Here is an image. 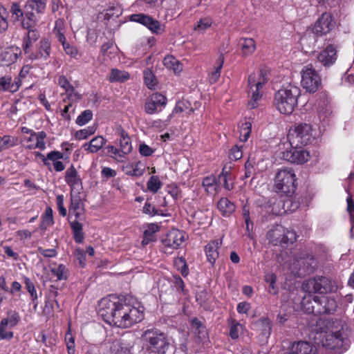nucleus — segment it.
Instances as JSON below:
<instances>
[{
  "mask_svg": "<svg viewBox=\"0 0 354 354\" xmlns=\"http://www.w3.org/2000/svg\"><path fill=\"white\" fill-rule=\"evenodd\" d=\"M97 313L109 325L127 328L144 319V308L131 297L109 295L98 304Z\"/></svg>",
  "mask_w": 354,
  "mask_h": 354,
  "instance_id": "f257e3e1",
  "label": "nucleus"
},
{
  "mask_svg": "<svg viewBox=\"0 0 354 354\" xmlns=\"http://www.w3.org/2000/svg\"><path fill=\"white\" fill-rule=\"evenodd\" d=\"M333 319H319L317 321L316 333H325V342L323 343L327 348L342 353L347 350L349 341L343 330V326L338 323L336 330H333Z\"/></svg>",
  "mask_w": 354,
  "mask_h": 354,
  "instance_id": "f03ea898",
  "label": "nucleus"
},
{
  "mask_svg": "<svg viewBox=\"0 0 354 354\" xmlns=\"http://www.w3.org/2000/svg\"><path fill=\"white\" fill-rule=\"evenodd\" d=\"M303 310L315 315L334 314L337 308L335 299L329 296H316L308 294L301 301Z\"/></svg>",
  "mask_w": 354,
  "mask_h": 354,
  "instance_id": "7ed1b4c3",
  "label": "nucleus"
},
{
  "mask_svg": "<svg viewBox=\"0 0 354 354\" xmlns=\"http://www.w3.org/2000/svg\"><path fill=\"white\" fill-rule=\"evenodd\" d=\"M301 89L292 84H288L279 89L274 95V105L283 114H291L298 103Z\"/></svg>",
  "mask_w": 354,
  "mask_h": 354,
  "instance_id": "20e7f679",
  "label": "nucleus"
},
{
  "mask_svg": "<svg viewBox=\"0 0 354 354\" xmlns=\"http://www.w3.org/2000/svg\"><path fill=\"white\" fill-rule=\"evenodd\" d=\"M335 26V21L329 12H324L316 21L311 30L306 32L301 38V42L304 44H309L314 47L316 43V37H322L329 33Z\"/></svg>",
  "mask_w": 354,
  "mask_h": 354,
  "instance_id": "39448f33",
  "label": "nucleus"
},
{
  "mask_svg": "<svg viewBox=\"0 0 354 354\" xmlns=\"http://www.w3.org/2000/svg\"><path fill=\"white\" fill-rule=\"evenodd\" d=\"M142 339L147 350L155 354H165L170 346L167 335L156 328L145 330Z\"/></svg>",
  "mask_w": 354,
  "mask_h": 354,
  "instance_id": "423d86ee",
  "label": "nucleus"
},
{
  "mask_svg": "<svg viewBox=\"0 0 354 354\" xmlns=\"http://www.w3.org/2000/svg\"><path fill=\"white\" fill-rule=\"evenodd\" d=\"M297 187V178L292 168L285 167L279 169L275 175L274 188L281 196L291 197Z\"/></svg>",
  "mask_w": 354,
  "mask_h": 354,
  "instance_id": "0eeeda50",
  "label": "nucleus"
},
{
  "mask_svg": "<svg viewBox=\"0 0 354 354\" xmlns=\"http://www.w3.org/2000/svg\"><path fill=\"white\" fill-rule=\"evenodd\" d=\"M84 208L79 197H71V205L68 208L70 219L74 216L75 219L70 221V226L73 232V239L77 243H82L84 239L82 224L78 220L82 221Z\"/></svg>",
  "mask_w": 354,
  "mask_h": 354,
  "instance_id": "6e6552de",
  "label": "nucleus"
},
{
  "mask_svg": "<svg viewBox=\"0 0 354 354\" xmlns=\"http://www.w3.org/2000/svg\"><path fill=\"white\" fill-rule=\"evenodd\" d=\"M302 288L309 293L327 294L337 290L336 281L324 276L310 278L303 283Z\"/></svg>",
  "mask_w": 354,
  "mask_h": 354,
  "instance_id": "1a4fd4ad",
  "label": "nucleus"
},
{
  "mask_svg": "<svg viewBox=\"0 0 354 354\" xmlns=\"http://www.w3.org/2000/svg\"><path fill=\"white\" fill-rule=\"evenodd\" d=\"M301 85L306 91L315 93L322 85V79L317 71L310 64L304 66L301 71Z\"/></svg>",
  "mask_w": 354,
  "mask_h": 354,
  "instance_id": "9d476101",
  "label": "nucleus"
},
{
  "mask_svg": "<svg viewBox=\"0 0 354 354\" xmlns=\"http://www.w3.org/2000/svg\"><path fill=\"white\" fill-rule=\"evenodd\" d=\"M313 138L311 126L306 123H301L295 127L293 132H290L288 138L291 145L305 146L311 142Z\"/></svg>",
  "mask_w": 354,
  "mask_h": 354,
  "instance_id": "9b49d317",
  "label": "nucleus"
},
{
  "mask_svg": "<svg viewBox=\"0 0 354 354\" xmlns=\"http://www.w3.org/2000/svg\"><path fill=\"white\" fill-rule=\"evenodd\" d=\"M293 269H297L299 274H310L315 271L317 266V261L311 254H300L295 257Z\"/></svg>",
  "mask_w": 354,
  "mask_h": 354,
  "instance_id": "f8f14e48",
  "label": "nucleus"
},
{
  "mask_svg": "<svg viewBox=\"0 0 354 354\" xmlns=\"http://www.w3.org/2000/svg\"><path fill=\"white\" fill-rule=\"evenodd\" d=\"M289 150H286L282 152L281 158L291 163L301 165L306 162L309 158V153L301 148L302 145L297 147L295 145Z\"/></svg>",
  "mask_w": 354,
  "mask_h": 354,
  "instance_id": "ddd939ff",
  "label": "nucleus"
},
{
  "mask_svg": "<svg viewBox=\"0 0 354 354\" xmlns=\"http://www.w3.org/2000/svg\"><path fill=\"white\" fill-rule=\"evenodd\" d=\"M167 103V97L160 93L152 94L145 103V111L147 114L158 113L165 107Z\"/></svg>",
  "mask_w": 354,
  "mask_h": 354,
  "instance_id": "4468645a",
  "label": "nucleus"
},
{
  "mask_svg": "<svg viewBox=\"0 0 354 354\" xmlns=\"http://www.w3.org/2000/svg\"><path fill=\"white\" fill-rule=\"evenodd\" d=\"M337 59V50L333 44H328L317 55V62L326 69L333 66Z\"/></svg>",
  "mask_w": 354,
  "mask_h": 354,
  "instance_id": "2eb2a0df",
  "label": "nucleus"
},
{
  "mask_svg": "<svg viewBox=\"0 0 354 354\" xmlns=\"http://www.w3.org/2000/svg\"><path fill=\"white\" fill-rule=\"evenodd\" d=\"M290 354H316L317 346L310 342L298 340L290 343L288 347Z\"/></svg>",
  "mask_w": 354,
  "mask_h": 354,
  "instance_id": "dca6fc26",
  "label": "nucleus"
},
{
  "mask_svg": "<svg viewBox=\"0 0 354 354\" xmlns=\"http://www.w3.org/2000/svg\"><path fill=\"white\" fill-rule=\"evenodd\" d=\"M185 241V235L182 231L171 230L162 239L165 247L177 249Z\"/></svg>",
  "mask_w": 354,
  "mask_h": 354,
  "instance_id": "f3484780",
  "label": "nucleus"
},
{
  "mask_svg": "<svg viewBox=\"0 0 354 354\" xmlns=\"http://www.w3.org/2000/svg\"><path fill=\"white\" fill-rule=\"evenodd\" d=\"M51 53V44L48 39L42 38L37 44V53H30L29 59L31 60H36L43 59L47 60Z\"/></svg>",
  "mask_w": 354,
  "mask_h": 354,
  "instance_id": "a211bd4d",
  "label": "nucleus"
},
{
  "mask_svg": "<svg viewBox=\"0 0 354 354\" xmlns=\"http://www.w3.org/2000/svg\"><path fill=\"white\" fill-rule=\"evenodd\" d=\"M221 240L216 239L209 242L205 246V252L207 260L212 267L215 265L216 261L219 257L218 250L221 247Z\"/></svg>",
  "mask_w": 354,
  "mask_h": 354,
  "instance_id": "6ab92c4d",
  "label": "nucleus"
},
{
  "mask_svg": "<svg viewBox=\"0 0 354 354\" xmlns=\"http://www.w3.org/2000/svg\"><path fill=\"white\" fill-rule=\"evenodd\" d=\"M191 328L198 342H204L208 338L206 326L197 317L191 320Z\"/></svg>",
  "mask_w": 354,
  "mask_h": 354,
  "instance_id": "aec40b11",
  "label": "nucleus"
},
{
  "mask_svg": "<svg viewBox=\"0 0 354 354\" xmlns=\"http://www.w3.org/2000/svg\"><path fill=\"white\" fill-rule=\"evenodd\" d=\"M33 10H35V8H28V6H24V14L21 21L23 28L30 29L36 26L39 19Z\"/></svg>",
  "mask_w": 354,
  "mask_h": 354,
  "instance_id": "412c9836",
  "label": "nucleus"
},
{
  "mask_svg": "<svg viewBox=\"0 0 354 354\" xmlns=\"http://www.w3.org/2000/svg\"><path fill=\"white\" fill-rule=\"evenodd\" d=\"M28 32L23 39L22 48L25 54L30 53V48L32 44L39 39L40 35L35 28L27 29Z\"/></svg>",
  "mask_w": 354,
  "mask_h": 354,
  "instance_id": "4be33fe9",
  "label": "nucleus"
},
{
  "mask_svg": "<svg viewBox=\"0 0 354 354\" xmlns=\"http://www.w3.org/2000/svg\"><path fill=\"white\" fill-rule=\"evenodd\" d=\"M65 182L72 189H75L76 185H82V179L73 165H71L66 171Z\"/></svg>",
  "mask_w": 354,
  "mask_h": 354,
  "instance_id": "5701e85b",
  "label": "nucleus"
},
{
  "mask_svg": "<svg viewBox=\"0 0 354 354\" xmlns=\"http://www.w3.org/2000/svg\"><path fill=\"white\" fill-rule=\"evenodd\" d=\"M216 178L219 187H223L228 191L234 188L233 176L230 170H226L225 167L223 168L221 173Z\"/></svg>",
  "mask_w": 354,
  "mask_h": 354,
  "instance_id": "b1692460",
  "label": "nucleus"
},
{
  "mask_svg": "<svg viewBox=\"0 0 354 354\" xmlns=\"http://www.w3.org/2000/svg\"><path fill=\"white\" fill-rule=\"evenodd\" d=\"M218 210L223 216L229 217L236 209L235 205L227 198H221L217 204Z\"/></svg>",
  "mask_w": 354,
  "mask_h": 354,
  "instance_id": "393cba45",
  "label": "nucleus"
},
{
  "mask_svg": "<svg viewBox=\"0 0 354 354\" xmlns=\"http://www.w3.org/2000/svg\"><path fill=\"white\" fill-rule=\"evenodd\" d=\"M254 327L261 331V335L268 337L272 331V322L268 317H261L254 324Z\"/></svg>",
  "mask_w": 354,
  "mask_h": 354,
  "instance_id": "a878e982",
  "label": "nucleus"
},
{
  "mask_svg": "<svg viewBox=\"0 0 354 354\" xmlns=\"http://www.w3.org/2000/svg\"><path fill=\"white\" fill-rule=\"evenodd\" d=\"M106 140L102 136H96L93 138L88 143H85L83 146L85 151L88 153H96L106 144Z\"/></svg>",
  "mask_w": 354,
  "mask_h": 354,
  "instance_id": "bb28decb",
  "label": "nucleus"
},
{
  "mask_svg": "<svg viewBox=\"0 0 354 354\" xmlns=\"http://www.w3.org/2000/svg\"><path fill=\"white\" fill-rule=\"evenodd\" d=\"M118 142L122 154H124V156H126V155L131 152L133 148L131 139L128 134L123 129H122L120 131Z\"/></svg>",
  "mask_w": 354,
  "mask_h": 354,
  "instance_id": "cd10ccee",
  "label": "nucleus"
},
{
  "mask_svg": "<svg viewBox=\"0 0 354 354\" xmlns=\"http://www.w3.org/2000/svg\"><path fill=\"white\" fill-rule=\"evenodd\" d=\"M202 185L205 187V191L211 194H214L219 192L217 178L213 175L204 178Z\"/></svg>",
  "mask_w": 354,
  "mask_h": 354,
  "instance_id": "c85d7f7f",
  "label": "nucleus"
},
{
  "mask_svg": "<svg viewBox=\"0 0 354 354\" xmlns=\"http://www.w3.org/2000/svg\"><path fill=\"white\" fill-rule=\"evenodd\" d=\"M239 46L244 56L252 55L256 49L255 41L252 38L241 39Z\"/></svg>",
  "mask_w": 354,
  "mask_h": 354,
  "instance_id": "c756f323",
  "label": "nucleus"
},
{
  "mask_svg": "<svg viewBox=\"0 0 354 354\" xmlns=\"http://www.w3.org/2000/svg\"><path fill=\"white\" fill-rule=\"evenodd\" d=\"M18 91V86L12 84V77L6 75L0 77V91L15 93Z\"/></svg>",
  "mask_w": 354,
  "mask_h": 354,
  "instance_id": "7c9ffc66",
  "label": "nucleus"
},
{
  "mask_svg": "<svg viewBox=\"0 0 354 354\" xmlns=\"http://www.w3.org/2000/svg\"><path fill=\"white\" fill-rule=\"evenodd\" d=\"M15 50L17 51L18 48L13 46L5 49L1 54V60L8 65L15 62L18 58L17 53Z\"/></svg>",
  "mask_w": 354,
  "mask_h": 354,
  "instance_id": "2f4dec72",
  "label": "nucleus"
},
{
  "mask_svg": "<svg viewBox=\"0 0 354 354\" xmlns=\"http://www.w3.org/2000/svg\"><path fill=\"white\" fill-rule=\"evenodd\" d=\"M20 321V315L15 310H10L7 313V317L1 319V322L5 324L8 328L16 326Z\"/></svg>",
  "mask_w": 354,
  "mask_h": 354,
  "instance_id": "473e14b6",
  "label": "nucleus"
},
{
  "mask_svg": "<svg viewBox=\"0 0 354 354\" xmlns=\"http://www.w3.org/2000/svg\"><path fill=\"white\" fill-rule=\"evenodd\" d=\"M51 273L57 277V281H66L69 276V270L64 264H59L57 268H50Z\"/></svg>",
  "mask_w": 354,
  "mask_h": 354,
  "instance_id": "72a5a7b5",
  "label": "nucleus"
},
{
  "mask_svg": "<svg viewBox=\"0 0 354 354\" xmlns=\"http://www.w3.org/2000/svg\"><path fill=\"white\" fill-rule=\"evenodd\" d=\"M130 79V75L126 71L118 69H112L109 80L111 82H124Z\"/></svg>",
  "mask_w": 354,
  "mask_h": 354,
  "instance_id": "f704fd0d",
  "label": "nucleus"
},
{
  "mask_svg": "<svg viewBox=\"0 0 354 354\" xmlns=\"http://www.w3.org/2000/svg\"><path fill=\"white\" fill-rule=\"evenodd\" d=\"M53 224V209L50 207H47L44 214L41 216V221L39 227L41 230L44 231L48 227L52 226Z\"/></svg>",
  "mask_w": 354,
  "mask_h": 354,
  "instance_id": "c9c22d12",
  "label": "nucleus"
},
{
  "mask_svg": "<svg viewBox=\"0 0 354 354\" xmlns=\"http://www.w3.org/2000/svg\"><path fill=\"white\" fill-rule=\"evenodd\" d=\"M297 240L296 232L292 230H286L279 238V240H275L274 245L280 243L281 246L283 244L288 245L289 243L292 244Z\"/></svg>",
  "mask_w": 354,
  "mask_h": 354,
  "instance_id": "e433bc0d",
  "label": "nucleus"
},
{
  "mask_svg": "<svg viewBox=\"0 0 354 354\" xmlns=\"http://www.w3.org/2000/svg\"><path fill=\"white\" fill-rule=\"evenodd\" d=\"M104 150L106 156L115 159L118 162H123L125 158L124 155L122 154L121 150L115 146L108 145L104 147Z\"/></svg>",
  "mask_w": 354,
  "mask_h": 354,
  "instance_id": "4c0bfd02",
  "label": "nucleus"
},
{
  "mask_svg": "<svg viewBox=\"0 0 354 354\" xmlns=\"http://www.w3.org/2000/svg\"><path fill=\"white\" fill-rule=\"evenodd\" d=\"M224 63V56L223 54H220L219 57H218L216 64H215V69L214 71L212 72L210 75V82L212 83H215L218 81V80L220 77L221 75V71L223 68Z\"/></svg>",
  "mask_w": 354,
  "mask_h": 354,
  "instance_id": "58836bf2",
  "label": "nucleus"
},
{
  "mask_svg": "<svg viewBox=\"0 0 354 354\" xmlns=\"http://www.w3.org/2000/svg\"><path fill=\"white\" fill-rule=\"evenodd\" d=\"M18 139L11 136H0V151L13 147L17 145Z\"/></svg>",
  "mask_w": 354,
  "mask_h": 354,
  "instance_id": "ea45409f",
  "label": "nucleus"
},
{
  "mask_svg": "<svg viewBox=\"0 0 354 354\" xmlns=\"http://www.w3.org/2000/svg\"><path fill=\"white\" fill-rule=\"evenodd\" d=\"M164 65L169 69H172L174 73L180 72L182 70V65L172 55H167L163 59Z\"/></svg>",
  "mask_w": 354,
  "mask_h": 354,
  "instance_id": "a19ab883",
  "label": "nucleus"
},
{
  "mask_svg": "<svg viewBox=\"0 0 354 354\" xmlns=\"http://www.w3.org/2000/svg\"><path fill=\"white\" fill-rule=\"evenodd\" d=\"M145 27H147L152 33L155 34H161L165 31L164 27L160 24V23L149 16V20H147L146 22Z\"/></svg>",
  "mask_w": 354,
  "mask_h": 354,
  "instance_id": "79ce46f5",
  "label": "nucleus"
},
{
  "mask_svg": "<svg viewBox=\"0 0 354 354\" xmlns=\"http://www.w3.org/2000/svg\"><path fill=\"white\" fill-rule=\"evenodd\" d=\"M10 13L11 20L13 22L21 21L24 14V10H23L17 3L14 2L12 3L10 7Z\"/></svg>",
  "mask_w": 354,
  "mask_h": 354,
  "instance_id": "37998d69",
  "label": "nucleus"
},
{
  "mask_svg": "<svg viewBox=\"0 0 354 354\" xmlns=\"http://www.w3.org/2000/svg\"><path fill=\"white\" fill-rule=\"evenodd\" d=\"M109 354H132V353L128 346L116 342L113 343Z\"/></svg>",
  "mask_w": 354,
  "mask_h": 354,
  "instance_id": "c03bdc74",
  "label": "nucleus"
},
{
  "mask_svg": "<svg viewBox=\"0 0 354 354\" xmlns=\"http://www.w3.org/2000/svg\"><path fill=\"white\" fill-rule=\"evenodd\" d=\"M143 76L145 84L149 88H153L158 84L156 76L149 68L145 69Z\"/></svg>",
  "mask_w": 354,
  "mask_h": 354,
  "instance_id": "a18cd8bd",
  "label": "nucleus"
},
{
  "mask_svg": "<svg viewBox=\"0 0 354 354\" xmlns=\"http://www.w3.org/2000/svg\"><path fill=\"white\" fill-rule=\"evenodd\" d=\"M264 279L269 284L268 292L275 295L278 293V288L276 286L277 277L274 273H268L265 275Z\"/></svg>",
  "mask_w": 354,
  "mask_h": 354,
  "instance_id": "49530a36",
  "label": "nucleus"
},
{
  "mask_svg": "<svg viewBox=\"0 0 354 354\" xmlns=\"http://www.w3.org/2000/svg\"><path fill=\"white\" fill-rule=\"evenodd\" d=\"M46 5V0H27L25 6L28 8H35L37 13L44 12Z\"/></svg>",
  "mask_w": 354,
  "mask_h": 354,
  "instance_id": "de8ad7c7",
  "label": "nucleus"
},
{
  "mask_svg": "<svg viewBox=\"0 0 354 354\" xmlns=\"http://www.w3.org/2000/svg\"><path fill=\"white\" fill-rule=\"evenodd\" d=\"M162 185V183L158 176H151L147 183V189L152 193H156Z\"/></svg>",
  "mask_w": 354,
  "mask_h": 354,
  "instance_id": "09e8293b",
  "label": "nucleus"
},
{
  "mask_svg": "<svg viewBox=\"0 0 354 354\" xmlns=\"http://www.w3.org/2000/svg\"><path fill=\"white\" fill-rule=\"evenodd\" d=\"M93 115L92 111L89 109L85 110L77 116L75 122L79 126H83L92 120Z\"/></svg>",
  "mask_w": 354,
  "mask_h": 354,
  "instance_id": "8fccbe9b",
  "label": "nucleus"
},
{
  "mask_svg": "<svg viewBox=\"0 0 354 354\" xmlns=\"http://www.w3.org/2000/svg\"><path fill=\"white\" fill-rule=\"evenodd\" d=\"M24 279L26 289L29 292L32 302H35L38 299L35 285L28 277H24Z\"/></svg>",
  "mask_w": 354,
  "mask_h": 354,
  "instance_id": "3c124183",
  "label": "nucleus"
},
{
  "mask_svg": "<svg viewBox=\"0 0 354 354\" xmlns=\"http://www.w3.org/2000/svg\"><path fill=\"white\" fill-rule=\"evenodd\" d=\"M174 265L181 274L186 277L189 274V268L185 259L183 257H180L175 261Z\"/></svg>",
  "mask_w": 354,
  "mask_h": 354,
  "instance_id": "603ef678",
  "label": "nucleus"
},
{
  "mask_svg": "<svg viewBox=\"0 0 354 354\" xmlns=\"http://www.w3.org/2000/svg\"><path fill=\"white\" fill-rule=\"evenodd\" d=\"M75 261L78 263L81 268H84L86 265V252L84 250L77 248L73 252Z\"/></svg>",
  "mask_w": 354,
  "mask_h": 354,
  "instance_id": "864d4df0",
  "label": "nucleus"
},
{
  "mask_svg": "<svg viewBox=\"0 0 354 354\" xmlns=\"http://www.w3.org/2000/svg\"><path fill=\"white\" fill-rule=\"evenodd\" d=\"M95 131L96 128L95 127H88L86 129L77 131L75 138L78 140L86 139L89 136L93 134Z\"/></svg>",
  "mask_w": 354,
  "mask_h": 354,
  "instance_id": "5fc2aeb1",
  "label": "nucleus"
},
{
  "mask_svg": "<svg viewBox=\"0 0 354 354\" xmlns=\"http://www.w3.org/2000/svg\"><path fill=\"white\" fill-rule=\"evenodd\" d=\"M230 325L229 335L232 339H236L239 336L241 325L234 320H232Z\"/></svg>",
  "mask_w": 354,
  "mask_h": 354,
  "instance_id": "6e6d98bb",
  "label": "nucleus"
},
{
  "mask_svg": "<svg viewBox=\"0 0 354 354\" xmlns=\"http://www.w3.org/2000/svg\"><path fill=\"white\" fill-rule=\"evenodd\" d=\"M121 14L122 10L119 6H113L106 10L104 19L109 20L112 17H118Z\"/></svg>",
  "mask_w": 354,
  "mask_h": 354,
  "instance_id": "4d7b16f0",
  "label": "nucleus"
},
{
  "mask_svg": "<svg viewBox=\"0 0 354 354\" xmlns=\"http://www.w3.org/2000/svg\"><path fill=\"white\" fill-rule=\"evenodd\" d=\"M65 92L68 99L70 101L75 102L79 101L82 99V95L76 91L73 85H71L68 89H66Z\"/></svg>",
  "mask_w": 354,
  "mask_h": 354,
  "instance_id": "13d9d810",
  "label": "nucleus"
},
{
  "mask_svg": "<svg viewBox=\"0 0 354 354\" xmlns=\"http://www.w3.org/2000/svg\"><path fill=\"white\" fill-rule=\"evenodd\" d=\"M347 202V211L349 212L351 217V232L353 233L354 231V201L351 196L346 198Z\"/></svg>",
  "mask_w": 354,
  "mask_h": 354,
  "instance_id": "bf43d9fd",
  "label": "nucleus"
},
{
  "mask_svg": "<svg viewBox=\"0 0 354 354\" xmlns=\"http://www.w3.org/2000/svg\"><path fill=\"white\" fill-rule=\"evenodd\" d=\"M251 124L250 122H245L243 124L241 129L240 140L242 142L248 140L250 132H251Z\"/></svg>",
  "mask_w": 354,
  "mask_h": 354,
  "instance_id": "052dcab7",
  "label": "nucleus"
},
{
  "mask_svg": "<svg viewBox=\"0 0 354 354\" xmlns=\"http://www.w3.org/2000/svg\"><path fill=\"white\" fill-rule=\"evenodd\" d=\"M130 20L145 26L147 20H149V15L144 13L133 14L130 16Z\"/></svg>",
  "mask_w": 354,
  "mask_h": 354,
  "instance_id": "680f3d73",
  "label": "nucleus"
},
{
  "mask_svg": "<svg viewBox=\"0 0 354 354\" xmlns=\"http://www.w3.org/2000/svg\"><path fill=\"white\" fill-rule=\"evenodd\" d=\"M173 283L177 292L185 293V285L180 276L173 275Z\"/></svg>",
  "mask_w": 354,
  "mask_h": 354,
  "instance_id": "e2e57ef3",
  "label": "nucleus"
},
{
  "mask_svg": "<svg viewBox=\"0 0 354 354\" xmlns=\"http://www.w3.org/2000/svg\"><path fill=\"white\" fill-rule=\"evenodd\" d=\"M250 89L252 91V100L248 102V106L250 109H254L257 106V101L261 97V95L259 93V89L254 88Z\"/></svg>",
  "mask_w": 354,
  "mask_h": 354,
  "instance_id": "0e129e2a",
  "label": "nucleus"
},
{
  "mask_svg": "<svg viewBox=\"0 0 354 354\" xmlns=\"http://www.w3.org/2000/svg\"><path fill=\"white\" fill-rule=\"evenodd\" d=\"M243 153L241 151V147L235 145L233 147L229 153V158L234 160H239L242 158Z\"/></svg>",
  "mask_w": 354,
  "mask_h": 354,
  "instance_id": "69168bd1",
  "label": "nucleus"
},
{
  "mask_svg": "<svg viewBox=\"0 0 354 354\" xmlns=\"http://www.w3.org/2000/svg\"><path fill=\"white\" fill-rule=\"evenodd\" d=\"M142 212L145 214L149 215L150 216H153L156 215V213H158V209L147 201L142 208Z\"/></svg>",
  "mask_w": 354,
  "mask_h": 354,
  "instance_id": "338daca9",
  "label": "nucleus"
},
{
  "mask_svg": "<svg viewBox=\"0 0 354 354\" xmlns=\"http://www.w3.org/2000/svg\"><path fill=\"white\" fill-rule=\"evenodd\" d=\"M212 24V21L209 18H204L201 19L197 24V26L195 28L196 30L198 31H204L207 28L210 27Z\"/></svg>",
  "mask_w": 354,
  "mask_h": 354,
  "instance_id": "774afa93",
  "label": "nucleus"
}]
</instances>
